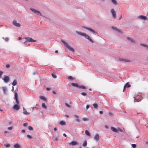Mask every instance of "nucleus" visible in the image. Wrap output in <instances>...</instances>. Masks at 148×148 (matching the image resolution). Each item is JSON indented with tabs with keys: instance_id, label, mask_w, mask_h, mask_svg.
Returning a JSON list of instances; mask_svg holds the SVG:
<instances>
[{
	"instance_id": "43",
	"label": "nucleus",
	"mask_w": 148,
	"mask_h": 148,
	"mask_svg": "<svg viewBox=\"0 0 148 148\" xmlns=\"http://www.w3.org/2000/svg\"><path fill=\"white\" fill-rule=\"evenodd\" d=\"M3 73V72H2L1 71H0V78H1V76Z\"/></svg>"
},
{
	"instance_id": "45",
	"label": "nucleus",
	"mask_w": 148,
	"mask_h": 148,
	"mask_svg": "<svg viewBox=\"0 0 148 148\" xmlns=\"http://www.w3.org/2000/svg\"><path fill=\"white\" fill-rule=\"evenodd\" d=\"M6 67L7 68H9L10 67V65L9 64H7L6 65Z\"/></svg>"
},
{
	"instance_id": "62",
	"label": "nucleus",
	"mask_w": 148,
	"mask_h": 148,
	"mask_svg": "<svg viewBox=\"0 0 148 148\" xmlns=\"http://www.w3.org/2000/svg\"><path fill=\"white\" fill-rule=\"evenodd\" d=\"M8 132L7 131H4V133L5 134H6Z\"/></svg>"
},
{
	"instance_id": "17",
	"label": "nucleus",
	"mask_w": 148,
	"mask_h": 148,
	"mask_svg": "<svg viewBox=\"0 0 148 148\" xmlns=\"http://www.w3.org/2000/svg\"><path fill=\"white\" fill-rule=\"evenodd\" d=\"M111 130L113 131V132H118V131L117 129L113 127H111Z\"/></svg>"
},
{
	"instance_id": "18",
	"label": "nucleus",
	"mask_w": 148,
	"mask_h": 148,
	"mask_svg": "<svg viewBox=\"0 0 148 148\" xmlns=\"http://www.w3.org/2000/svg\"><path fill=\"white\" fill-rule=\"evenodd\" d=\"M127 40H128L130 41L132 43H135V41L133 39H132L130 37H127Z\"/></svg>"
},
{
	"instance_id": "49",
	"label": "nucleus",
	"mask_w": 148,
	"mask_h": 148,
	"mask_svg": "<svg viewBox=\"0 0 148 148\" xmlns=\"http://www.w3.org/2000/svg\"><path fill=\"white\" fill-rule=\"evenodd\" d=\"M58 140V138L57 137H55V138H54V140H56V141H57Z\"/></svg>"
},
{
	"instance_id": "34",
	"label": "nucleus",
	"mask_w": 148,
	"mask_h": 148,
	"mask_svg": "<svg viewBox=\"0 0 148 148\" xmlns=\"http://www.w3.org/2000/svg\"><path fill=\"white\" fill-rule=\"evenodd\" d=\"M82 120L84 121H88L89 120L88 118H83L82 119Z\"/></svg>"
},
{
	"instance_id": "38",
	"label": "nucleus",
	"mask_w": 148,
	"mask_h": 148,
	"mask_svg": "<svg viewBox=\"0 0 148 148\" xmlns=\"http://www.w3.org/2000/svg\"><path fill=\"white\" fill-rule=\"evenodd\" d=\"M132 146L133 148H135L136 147V145L135 144H132Z\"/></svg>"
},
{
	"instance_id": "4",
	"label": "nucleus",
	"mask_w": 148,
	"mask_h": 148,
	"mask_svg": "<svg viewBox=\"0 0 148 148\" xmlns=\"http://www.w3.org/2000/svg\"><path fill=\"white\" fill-rule=\"evenodd\" d=\"M12 23L14 25L17 27H19L21 25L20 23H17L16 20H14Z\"/></svg>"
},
{
	"instance_id": "52",
	"label": "nucleus",
	"mask_w": 148,
	"mask_h": 148,
	"mask_svg": "<svg viewBox=\"0 0 148 148\" xmlns=\"http://www.w3.org/2000/svg\"><path fill=\"white\" fill-rule=\"evenodd\" d=\"M126 87L124 86V88H123V92L125 90V88Z\"/></svg>"
},
{
	"instance_id": "58",
	"label": "nucleus",
	"mask_w": 148,
	"mask_h": 148,
	"mask_svg": "<svg viewBox=\"0 0 148 148\" xmlns=\"http://www.w3.org/2000/svg\"><path fill=\"white\" fill-rule=\"evenodd\" d=\"M52 92L54 94H55L56 93V92L54 91H53Z\"/></svg>"
},
{
	"instance_id": "59",
	"label": "nucleus",
	"mask_w": 148,
	"mask_h": 148,
	"mask_svg": "<svg viewBox=\"0 0 148 148\" xmlns=\"http://www.w3.org/2000/svg\"><path fill=\"white\" fill-rule=\"evenodd\" d=\"M58 51L57 50H56L55 51V53H58Z\"/></svg>"
},
{
	"instance_id": "63",
	"label": "nucleus",
	"mask_w": 148,
	"mask_h": 148,
	"mask_svg": "<svg viewBox=\"0 0 148 148\" xmlns=\"http://www.w3.org/2000/svg\"><path fill=\"white\" fill-rule=\"evenodd\" d=\"M65 116L67 117H69V115H65Z\"/></svg>"
},
{
	"instance_id": "14",
	"label": "nucleus",
	"mask_w": 148,
	"mask_h": 148,
	"mask_svg": "<svg viewBox=\"0 0 148 148\" xmlns=\"http://www.w3.org/2000/svg\"><path fill=\"white\" fill-rule=\"evenodd\" d=\"M134 102H139L141 99L138 98V97H134Z\"/></svg>"
},
{
	"instance_id": "22",
	"label": "nucleus",
	"mask_w": 148,
	"mask_h": 148,
	"mask_svg": "<svg viewBox=\"0 0 148 148\" xmlns=\"http://www.w3.org/2000/svg\"><path fill=\"white\" fill-rule=\"evenodd\" d=\"M14 146V148H19L20 147L19 145L18 144H15Z\"/></svg>"
},
{
	"instance_id": "40",
	"label": "nucleus",
	"mask_w": 148,
	"mask_h": 148,
	"mask_svg": "<svg viewBox=\"0 0 148 148\" xmlns=\"http://www.w3.org/2000/svg\"><path fill=\"white\" fill-rule=\"evenodd\" d=\"M4 146L7 147H8L10 146V145L9 144H5Z\"/></svg>"
},
{
	"instance_id": "54",
	"label": "nucleus",
	"mask_w": 148,
	"mask_h": 148,
	"mask_svg": "<svg viewBox=\"0 0 148 148\" xmlns=\"http://www.w3.org/2000/svg\"><path fill=\"white\" fill-rule=\"evenodd\" d=\"M21 132L23 133H25V130H22Z\"/></svg>"
},
{
	"instance_id": "35",
	"label": "nucleus",
	"mask_w": 148,
	"mask_h": 148,
	"mask_svg": "<svg viewBox=\"0 0 148 148\" xmlns=\"http://www.w3.org/2000/svg\"><path fill=\"white\" fill-rule=\"evenodd\" d=\"M15 100L17 104L18 105L19 103V101L18 100V98H15Z\"/></svg>"
},
{
	"instance_id": "15",
	"label": "nucleus",
	"mask_w": 148,
	"mask_h": 148,
	"mask_svg": "<svg viewBox=\"0 0 148 148\" xmlns=\"http://www.w3.org/2000/svg\"><path fill=\"white\" fill-rule=\"evenodd\" d=\"M71 84L73 86L76 88H79V85L76 83H72Z\"/></svg>"
},
{
	"instance_id": "60",
	"label": "nucleus",
	"mask_w": 148,
	"mask_h": 148,
	"mask_svg": "<svg viewBox=\"0 0 148 148\" xmlns=\"http://www.w3.org/2000/svg\"><path fill=\"white\" fill-rule=\"evenodd\" d=\"M62 42H63L64 45H65V41L64 40H62Z\"/></svg>"
},
{
	"instance_id": "6",
	"label": "nucleus",
	"mask_w": 148,
	"mask_h": 148,
	"mask_svg": "<svg viewBox=\"0 0 148 148\" xmlns=\"http://www.w3.org/2000/svg\"><path fill=\"white\" fill-rule=\"evenodd\" d=\"M10 79L9 77L7 76H4V78L3 79V80L6 83L8 82Z\"/></svg>"
},
{
	"instance_id": "27",
	"label": "nucleus",
	"mask_w": 148,
	"mask_h": 148,
	"mask_svg": "<svg viewBox=\"0 0 148 148\" xmlns=\"http://www.w3.org/2000/svg\"><path fill=\"white\" fill-rule=\"evenodd\" d=\"M87 145V143L86 140L84 141L83 144H82V146L84 147H85Z\"/></svg>"
},
{
	"instance_id": "5",
	"label": "nucleus",
	"mask_w": 148,
	"mask_h": 148,
	"mask_svg": "<svg viewBox=\"0 0 148 148\" xmlns=\"http://www.w3.org/2000/svg\"><path fill=\"white\" fill-rule=\"evenodd\" d=\"M26 40L29 42H35L36 41V40L33 39L32 38L29 37H26L25 38Z\"/></svg>"
},
{
	"instance_id": "36",
	"label": "nucleus",
	"mask_w": 148,
	"mask_h": 148,
	"mask_svg": "<svg viewBox=\"0 0 148 148\" xmlns=\"http://www.w3.org/2000/svg\"><path fill=\"white\" fill-rule=\"evenodd\" d=\"M81 95L83 96H87V94L86 92H82L81 93Z\"/></svg>"
},
{
	"instance_id": "28",
	"label": "nucleus",
	"mask_w": 148,
	"mask_h": 148,
	"mask_svg": "<svg viewBox=\"0 0 148 148\" xmlns=\"http://www.w3.org/2000/svg\"><path fill=\"white\" fill-rule=\"evenodd\" d=\"M52 76L54 78H56L57 77L56 74L54 73H52L51 74Z\"/></svg>"
},
{
	"instance_id": "10",
	"label": "nucleus",
	"mask_w": 148,
	"mask_h": 148,
	"mask_svg": "<svg viewBox=\"0 0 148 148\" xmlns=\"http://www.w3.org/2000/svg\"><path fill=\"white\" fill-rule=\"evenodd\" d=\"M73 116L75 117V120L77 122H79L80 121V120L79 119V117L76 114L74 115Z\"/></svg>"
},
{
	"instance_id": "21",
	"label": "nucleus",
	"mask_w": 148,
	"mask_h": 148,
	"mask_svg": "<svg viewBox=\"0 0 148 148\" xmlns=\"http://www.w3.org/2000/svg\"><path fill=\"white\" fill-rule=\"evenodd\" d=\"M79 88L83 89H85L87 88L86 86L83 85L79 86Z\"/></svg>"
},
{
	"instance_id": "48",
	"label": "nucleus",
	"mask_w": 148,
	"mask_h": 148,
	"mask_svg": "<svg viewBox=\"0 0 148 148\" xmlns=\"http://www.w3.org/2000/svg\"><path fill=\"white\" fill-rule=\"evenodd\" d=\"M8 129L9 130H11L12 129V127H8Z\"/></svg>"
},
{
	"instance_id": "29",
	"label": "nucleus",
	"mask_w": 148,
	"mask_h": 148,
	"mask_svg": "<svg viewBox=\"0 0 148 148\" xmlns=\"http://www.w3.org/2000/svg\"><path fill=\"white\" fill-rule=\"evenodd\" d=\"M125 86L126 87L129 88L131 86L130 84H129L128 83H127L125 85Z\"/></svg>"
},
{
	"instance_id": "51",
	"label": "nucleus",
	"mask_w": 148,
	"mask_h": 148,
	"mask_svg": "<svg viewBox=\"0 0 148 148\" xmlns=\"http://www.w3.org/2000/svg\"><path fill=\"white\" fill-rule=\"evenodd\" d=\"M112 29H114L116 30H118V29H117V28H114L113 27H112Z\"/></svg>"
},
{
	"instance_id": "56",
	"label": "nucleus",
	"mask_w": 148,
	"mask_h": 148,
	"mask_svg": "<svg viewBox=\"0 0 148 148\" xmlns=\"http://www.w3.org/2000/svg\"><path fill=\"white\" fill-rule=\"evenodd\" d=\"M21 38H21L20 37H18V40H21Z\"/></svg>"
},
{
	"instance_id": "46",
	"label": "nucleus",
	"mask_w": 148,
	"mask_h": 148,
	"mask_svg": "<svg viewBox=\"0 0 148 148\" xmlns=\"http://www.w3.org/2000/svg\"><path fill=\"white\" fill-rule=\"evenodd\" d=\"M27 123H24L23 124V126L24 127L27 126Z\"/></svg>"
},
{
	"instance_id": "19",
	"label": "nucleus",
	"mask_w": 148,
	"mask_h": 148,
	"mask_svg": "<svg viewBox=\"0 0 148 148\" xmlns=\"http://www.w3.org/2000/svg\"><path fill=\"white\" fill-rule=\"evenodd\" d=\"M120 60L121 61H124V62H130V61L129 60L125 59H120Z\"/></svg>"
},
{
	"instance_id": "2",
	"label": "nucleus",
	"mask_w": 148,
	"mask_h": 148,
	"mask_svg": "<svg viewBox=\"0 0 148 148\" xmlns=\"http://www.w3.org/2000/svg\"><path fill=\"white\" fill-rule=\"evenodd\" d=\"M65 46L66 48L69 50V51L74 52H75L74 49L71 46H70L69 45L67 44L66 42H65Z\"/></svg>"
},
{
	"instance_id": "42",
	"label": "nucleus",
	"mask_w": 148,
	"mask_h": 148,
	"mask_svg": "<svg viewBox=\"0 0 148 148\" xmlns=\"http://www.w3.org/2000/svg\"><path fill=\"white\" fill-rule=\"evenodd\" d=\"M28 129L29 130H33V128L31 126H29L28 127Z\"/></svg>"
},
{
	"instance_id": "61",
	"label": "nucleus",
	"mask_w": 148,
	"mask_h": 148,
	"mask_svg": "<svg viewBox=\"0 0 148 148\" xmlns=\"http://www.w3.org/2000/svg\"><path fill=\"white\" fill-rule=\"evenodd\" d=\"M50 88H47V90H50Z\"/></svg>"
},
{
	"instance_id": "9",
	"label": "nucleus",
	"mask_w": 148,
	"mask_h": 148,
	"mask_svg": "<svg viewBox=\"0 0 148 148\" xmlns=\"http://www.w3.org/2000/svg\"><path fill=\"white\" fill-rule=\"evenodd\" d=\"M20 106L18 105V104L14 105L13 107V108L14 110H18L20 109Z\"/></svg>"
},
{
	"instance_id": "30",
	"label": "nucleus",
	"mask_w": 148,
	"mask_h": 148,
	"mask_svg": "<svg viewBox=\"0 0 148 148\" xmlns=\"http://www.w3.org/2000/svg\"><path fill=\"white\" fill-rule=\"evenodd\" d=\"M140 45H142V46H143L144 47H146L147 48V49H148V45H145V44H142V43H141L140 44Z\"/></svg>"
},
{
	"instance_id": "64",
	"label": "nucleus",
	"mask_w": 148,
	"mask_h": 148,
	"mask_svg": "<svg viewBox=\"0 0 148 148\" xmlns=\"http://www.w3.org/2000/svg\"><path fill=\"white\" fill-rule=\"evenodd\" d=\"M63 135L64 136H65V133H64L63 134Z\"/></svg>"
},
{
	"instance_id": "57",
	"label": "nucleus",
	"mask_w": 148,
	"mask_h": 148,
	"mask_svg": "<svg viewBox=\"0 0 148 148\" xmlns=\"http://www.w3.org/2000/svg\"><path fill=\"white\" fill-rule=\"evenodd\" d=\"M54 130L55 131H56L57 130V128H54Z\"/></svg>"
},
{
	"instance_id": "25",
	"label": "nucleus",
	"mask_w": 148,
	"mask_h": 148,
	"mask_svg": "<svg viewBox=\"0 0 148 148\" xmlns=\"http://www.w3.org/2000/svg\"><path fill=\"white\" fill-rule=\"evenodd\" d=\"M67 78L69 80H74V78L72 77L71 76H69Z\"/></svg>"
},
{
	"instance_id": "12",
	"label": "nucleus",
	"mask_w": 148,
	"mask_h": 148,
	"mask_svg": "<svg viewBox=\"0 0 148 148\" xmlns=\"http://www.w3.org/2000/svg\"><path fill=\"white\" fill-rule=\"evenodd\" d=\"M94 139L96 141L98 140L99 139V135L98 134H96L94 137Z\"/></svg>"
},
{
	"instance_id": "55",
	"label": "nucleus",
	"mask_w": 148,
	"mask_h": 148,
	"mask_svg": "<svg viewBox=\"0 0 148 148\" xmlns=\"http://www.w3.org/2000/svg\"><path fill=\"white\" fill-rule=\"evenodd\" d=\"M14 90V87L13 86H12V91H13Z\"/></svg>"
},
{
	"instance_id": "47",
	"label": "nucleus",
	"mask_w": 148,
	"mask_h": 148,
	"mask_svg": "<svg viewBox=\"0 0 148 148\" xmlns=\"http://www.w3.org/2000/svg\"><path fill=\"white\" fill-rule=\"evenodd\" d=\"M4 40L5 41H7L8 40V38L7 37H6L4 38Z\"/></svg>"
},
{
	"instance_id": "44",
	"label": "nucleus",
	"mask_w": 148,
	"mask_h": 148,
	"mask_svg": "<svg viewBox=\"0 0 148 148\" xmlns=\"http://www.w3.org/2000/svg\"><path fill=\"white\" fill-rule=\"evenodd\" d=\"M118 131H119L120 132H122L123 131V130L122 129H120V128H118L117 129Z\"/></svg>"
},
{
	"instance_id": "20",
	"label": "nucleus",
	"mask_w": 148,
	"mask_h": 148,
	"mask_svg": "<svg viewBox=\"0 0 148 148\" xmlns=\"http://www.w3.org/2000/svg\"><path fill=\"white\" fill-rule=\"evenodd\" d=\"M23 113L25 114H29V113H28L27 111L25 109V108H23Z\"/></svg>"
},
{
	"instance_id": "26",
	"label": "nucleus",
	"mask_w": 148,
	"mask_h": 148,
	"mask_svg": "<svg viewBox=\"0 0 148 148\" xmlns=\"http://www.w3.org/2000/svg\"><path fill=\"white\" fill-rule=\"evenodd\" d=\"M85 133L86 135L88 136H90V134L89 132L87 130H85Z\"/></svg>"
},
{
	"instance_id": "13",
	"label": "nucleus",
	"mask_w": 148,
	"mask_h": 148,
	"mask_svg": "<svg viewBox=\"0 0 148 148\" xmlns=\"http://www.w3.org/2000/svg\"><path fill=\"white\" fill-rule=\"evenodd\" d=\"M78 143L76 141H73L69 143L70 145H77Z\"/></svg>"
},
{
	"instance_id": "11",
	"label": "nucleus",
	"mask_w": 148,
	"mask_h": 148,
	"mask_svg": "<svg viewBox=\"0 0 148 148\" xmlns=\"http://www.w3.org/2000/svg\"><path fill=\"white\" fill-rule=\"evenodd\" d=\"M139 18L142 19L143 20H147V18L146 16L143 15L139 16H138Z\"/></svg>"
},
{
	"instance_id": "3",
	"label": "nucleus",
	"mask_w": 148,
	"mask_h": 148,
	"mask_svg": "<svg viewBox=\"0 0 148 148\" xmlns=\"http://www.w3.org/2000/svg\"><path fill=\"white\" fill-rule=\"evenodd\" d=\"M30 10H32V12H33L37 14L38 15H39L41 16V13L39 11L34 9L31 8Z\"/></svg>"
},
{
	"instance_id": "8",
	"label": "nucleus",
	"mask_w": 148,
	"mask_h": 148,
	"mask_svg": "<svg viewBox=\"0 0 148 148\" xmlns=\"http://www.w3.org/2000/svg\"><path fill=\"white\" fill-rule=\"evenodd\" d=\"M84 27V28L86 29H87L89 31L92 32L93 33L95 34L96 33L95 31L93 29H92L91 28H89L88 27Z\"/></svg>"
},
{
	"instance_id": "50",
	"label": "nucleus",
	"mask_w": 148,
	"mask_h": 148,
	"mask_svg": "<svg viewBox=\"0 0 148 148\" xmlns=\"http://www.w3.org/2000/svg\"><path fill=\"white\" fill-rule=\"evenodd\" d=\"M89 107V106L88 105H87L86 106V108L88 109Z\"/></svg>"
},
{
	"instance_id": "39",
	"label": "nucleus",
	"mask_w": 148,
	"mask_h": 148,
	"mask_svg": "<svg viewBox=\"0 0 148 148\" xmlns=\"http://www.w3.org/2000/svg\"><path fill=\"white\" fill-rule=\"evenodd\" d=\"M27 136L28 138H29L30 139H32V137L29 134L27 135Z\"/></svg>"
},
{
	"instance_id": "33",
	"label": "nucleus",
	"mask_w": 148,
	"mask_h": 148,
	"mask_svg": "<svg viewBox=\"0 0 148 148\" xmlns=\"http://www.w3.org/2000/svg\"><path fill=\"white\" fill-rule=\"evenodd\" d=\"M65 106H66L67 107H68V108H71V106L69 105V104L67 103H65Z\"/></svg>"
},
{
	"instance_id": "1",
	"label": "nucleus",
	"mask_w": 148,
	"mask_h": 148,
	"mask_svg": "<svg viewBox=\"0 0 148 148\" xmlns=\"http://www.w3.org/2000/svg\"><path fill=\"white\" fill-rule=\"evenodd\" d=\"M76 33L79 35L85 37L86 39H87L89 41L93 43V41L91 39L90 37L86 33H83L82 32L76 31Z\"/></svg>"
},
{
	"instance_id": "37",
	"label": "nucleus",
	"mask_w": 148,
	"mask_h": 148,
	"mask_svg": "<svg viewBox=\"0 0 148 148\" xmlns=\"http://www.w3.org/2000/svg\"><path fill=\"white\" fill-rule=\"evenodd\" d=\"M93 106L95 108H96L98 106V105L96 103H94L93 104Z\"/></svg>"
},
{
	"instance_id": "16",
	"label": "nucleus",
	"mask_w": 148,
	"mask_h": 148,
	"mask_svg": "<svg viewBox=\"0 0 148 148\" xmlns=\"http://www.w3.org/2000/svg\"><path fill=\"white\" fill-rule=\"evenodd\" d=\"M39 98L40 99H41L42 100H43L45 101H47V99L45 97L42 96H40L39 97Z\"/></svg>"
},
{
	"instance_id": "41",
	"label": "nucleus",
	"mask_w": 148,
	"mask_h": 148,
	"mask_svg": "<svg viewBox=\"0 0 148 148\" xmlns=\"http://www.w3.org/2000/svg\"><path fill=\"white\" fill-rule=\"evenodd\" d=\"M17 93L16 92H15V98H18V97H17Z\"/></svg>"
},
{
	"instance_id": "53",
	"label": "nucleus",
	"mask_w": 148,
	"mask_h": 148,
	"mask_svg": "<svg viewBox=\"0 0 148 148\" xmlns=\"http://www.w3.org/2000/svg\"><path fill=\"white\" fill-rule=\"evenodd\" d=\"M99 112L100 114H102L103 113V112L102 111H99Z\"/></svg>"
},
{
	"instance_id": "23",
	"label": "nucleus",
	"mask_w": 148,
	"mask_h": 148,
	"mask_svg": "<svg viewBox=\"0 0 148 148\" xmlns=\"http://www.w3.org/2000/svg\"><path fill=\"white\" fill-rule=\"evenodd\" d=\"M112 1V2L115 5H116L117 4V1L116 0H111Z\"/></svg>"
},
{
	"instance_id": "24",
	"label": "nucleus",
	"mask_w": 148,
	"mask_h": 148,
	"mask_svg": "<svg viewBox=\"0 0 148 148\" xmlns=\"http://www.w3.org/2000/svg\"><path fill=\"white\" fill-rule=\"evenodd\" d=\"M16 84L17 82L16 80H14L12 84V85L14 86H15L16 85Z\"/></svg>"
},
{
	"instance_id": "7",
	"label": "nucleus",
	"mask_w": 148,
	"mask_h": 148,
	"mask_svg": "<svg viewBox=\"0 0 148 148\" xmlns=\"http://www.w3.org/2000/svg\"><path fill=\"white\" fill-rule=\"evenodd\" d=\"M111 12L112 14V16L114 18H115L116 17V12L113 9L111 10Z\"/></svg>"
},
{
	"instance_id": "31",
	"label": "nucleus",
	"mask_w": 148,
	"mask_h": 148,
	"mask_svg": "<svg viewBox=\"0 0 148 148\" xmlns=\"http://www.w3.org/2000/svg\"><path fill=\"white\" fill-rule=\"evenodd\" d=\"M42 108H46L47 107L46 106L45 104V103H42Z\"/></svg>"
},
{
	"instance_id": "32",
	"label": "nucleus",
	"mask_w": 148,
	"mask_h": 148,
	"mask_svg": "<svg viewBox=\"0 0 148 148\" xmlns=\"http://www.w3.org/2000/svg\"><path fill=\"white\" fill-rule=\"evenodd\" d=\"M60 124L62 125H65V122L63 121H61L60 123Z\"/></svg>"
}]
</instances>
